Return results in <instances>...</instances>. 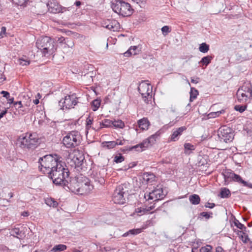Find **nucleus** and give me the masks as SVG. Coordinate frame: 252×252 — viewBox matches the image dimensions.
I'll use <instances>...</instances> for the list:
<instances>
[{
  "instance_id": "nucleus-23",
  "label": "nucleus",
  "mask_w": 252,
  "mask_h": 252,
  "mask_svg": "<svg viewBox=\"0 0 252 252\" xmlns=\"http://www.w3.org/2000/svg\"><path fill=\"white\" fill-rule=\"evenodd\" d=\"M154 193H156V200L157 202L163 199L166 195V193H164L163 189L161 188L154 189Z\"/></svg>"
},
{
  "instance_id": "nucleus-42",
  "label": "nucleus",
  "mask_w": 252,
  "mask_h": 252,
  "mask_svg": "<svg viewBox=\"0 0 252 252\" xmlns=\"http://www.w3.org/2000/svg\"><path fill=\"white\" fill-rule=\"evenodd\" d=\"M225 111V109H222L220 111H218L217 112H211L208 115V116H209L210 118H215L217 117H219L222 114L224 113Z\"/></svg>"
},
{
  "instance_id": "nucleus-25",
  "label": "nucleus",
  "mask_w": 252,
  "mask_h": 252,
  "mask_svg": "<svg viewBox=\"0 0 252 252\" xmlns=\"http://www.w3.org/2000/svg\"><path fill=\"white\" fill-rule=\"evenodd\" d=\"M145 143L143 141L141 142L140 143L137 144L135 146H131L128 148V151H133L135 150L136 151L138 152H141L145 150L146 148H147Z\"/></svg>"
},
{
  "instance_id": "nucleus-12",
  "label": "nucleus",
  "mask_w": 252,
  "mask_h": 252,
  "mask_svg": "<svg viewBox=\"0 0 252 252\" xmlns=\"http://www.w3.org/2000/svg\"><path fill=\"white\" fill-rule=\"evenodd\" d=\"M90 180L86 177L80 178L79 193L87 194L93 189V186L90 184Z\"/></svg>"
},
{
  "instance_id": "nucleus-8",
  "label": "nucleus",
  "mask_w": 252,
  "mask_h": 252,
  "mask_svg": "<svg viewBox=\"0 0 252 252\" xmlns=\"http://www.w3.org/2000/svg\"><path fill=\"white\" fill-rule=\"evenodd\" d=\"M218 136L220 142L228 143L232 141L234 134L232 128L223 126L219 129Z\"/></svg>"
},
{
  "instance_id": "nucleus-56",
  "label": "nucleus",
  "mask_w": 252,
  "mask_h": 252,
  "mask_svg": "<svg viewBox=\"0 0 252 252\" xmlns=\"http://www.w3.org/2000/svg\"><path fill=\"white\" fill-rule=\"evenodd\" d=\"M243 185V186L248 187L249 188L252 189V184L248 183L243 179L241 181L240 183Z\"/></svg>"
},
{
  "instance_id": "nucleus-2",
  "label": "nucleus",
  "mask_w": 252,
  "mask_h": 252,
  "mask_svg": "<svg viewBox=\"0 0 252 252\" xmlns=\"http://www.w3.org/2000/svg\"><path fill=\"white\" fill-rule=\"evenodd\" d=\"M61 159L62 157L56 154L46 155L39 158L38 163L40 164L39 168L41 171L46 174L59 163L61 160Z\"/></svg>"
},
{
  "instance_id": "nucleus-49",
  "label": "nucleus",
  "mask_w": 252,
  "mask_h": 252,
  "mask_svg": "<svg viewBox=\"0 0 252 252\" xmlns=\"http://www.w3.org/2000/svg\"><path fill=\"white\" fill-rule=\"evenodd\" d=\"M242 178H241V177L240 175H237L235 173H234L233 178H232L231 181L238 182V183L240 184L241 181H242Z\"/></svg>"
},
{
  "instance_id": "nucleus-14",
  "label": "nucleus",
  "mask_w": 252,
  "mask_h": 252,
  "mask_svg": "<svg viewBox=\"0 0 252 252\" xmlns=\"http://www.w3.org/2000/svg\"><path fill=\"white\" fill-rule=\"evenodd\" d=\"M186 129L187 127L185 126H183L179 128H177L175 130H173V132L170 136L169 141L172 142H175L178 140L180 136L183 134V132L184 131L186 130Z\"/></svg>"
},
{
  "instance_id": "nucleus-30",
  "label": "nucleus",
  "mask_w": 252,
  "mask_h": 252,
  "mask_svg": "<svg viewBox=\"0 0 252 252\" xmlns=\"http://www.w3.org/2000/svg\"><path fill=\"white\" fill-rule=\"evenodd\" d=\"M13 105L15 109L18 110L19 114L26 111L25 108L23 106L21 101H15L13 103Z\"/></svg>"
},
{
  "instance_id": "nucleus-18",
  "label": "nucleus",
  "mask_w": 252,
  "mask_h": 252,
  "mask_svg": "<svg viewBox=\"0 0 252 252\" xmlns=\"http://www.w3.org/2000/svg\"><path fill=\"white\" fill-rule=\"evenodd\" d=\"M74 161L77 166V170L83 169L85 158L83 155L78 154L73 156Z\"/></svg>"
},
{
  "instance_id": "nucleus-58",
  "label": "nucleus",
  "mask_w": 252,
  "mask_h": 252,
  "mask_svg": "<svg viewBox=\"0 0 252 252\" xmlns=\"http://www.w3.org/2000/svg\"><path fill=\"white\" fill-rule=\"evenodd\" d=\"M216 206L215 204L214 203H210L207 202L205 203L204 206L206 208H209L210 209L213 208Z\"/></svg>"
},
{
  "instance_id": "nucleus-22",
  "label": "nucleus",
  "mask_w": 252,
  "mask_h": 252,
  "mask_svg": "<svg viewBox=\"0 0 252 252\" xmlns=\"http://www.w3.org/2000/svg\"><path fill=\"white\" fill-rule=\"evenodd\" d=\"M234 173L230 169H226L222 172V174L223 176L225 185L227 184L231 181Z\"/></svg>"
},
{
  "instance_id": "nucleus-20",
  "label": "nucleus",
  "mask_w": 252,
  "mask_h": 252,
  "mask_svg": "<svg viewBox=\"0 0 252 252\" xmlns=\"http://www.w3.org/2000/svg\"><path fill=\"white\" fill-rule=\"evenodd\" d=\"M155 204L156 203H155L153 205H151L150 206H146L145 207H139L135 209V212L139 214H138L139 216L143 215L145 214L148 213L150 211L153 210L155 208Z\"/></svg>"
},
{
  "instance_id": "nucleus-63",
  "label": "nucleus",
  "mask_w": 252,
  "mask_h": 252,
  "mask_svg": "<svg viewBox=\"0 0 252 252\" xmlns=\"http://www.w3.org/2000/svg\"><path fill=\"white\" fill-rule=\"evenodd\" d=\"M216 252H225V251L221 247L218 246L216 249Z\"/></svg>"
},
{
  "instance_id": "nucleus-4",
  "label": "nucleus",
  "mask_w": 252,
  "mask_h": 252,
  "mask_svg": "<svg viewBox=\"0 0 252 252\" xmlns=\"http://www.w3.org/2000/svg\"><path fill=\"white\" fill-rule=\"evenodd\" d=\"M111 7L115 13L123 17L130 16L133 12L130 4L123 0H115L112 3Z\"/></svg>"
},
{
  "instance_id": "nucleus-35",
  "label": "nucleus",
  "mask_w": 252,
  "mask_h": 252,
  "mask_svg": "<svg viewBox=\"0 0 252 252\" xmlns=\"http://www.w3.org/2000/svg\"><path fill=\"white\" fill-rule=\"evenodd\" d=\"M118 23L116 20H110V23L108 24V26L107 29L112 31H115L117 30V25Z\"/></svg>"
},
{
  "instance_id": "nucleus-51",
  "label": "nucleus",
  "mask_w": 252,
  "mask_h": 252,
  "mask_svg": "<svg viewBox=\"0 0 252 252\" xmlns=\"http://www.w3.org/2000/svg\"><path fill=\"white\" fill-rule=\"evenodd\" d=\"M67 164L69 166H70L71 167L74 168L75 169H77V166L75 163V161H74V157L72 158H68Z\"/></svg>"
},
{
  "instance_id": "nucleus-50",
  "label": "nucleus",
  "mask_w": 252,
  "mask_h": 252,
  "mask_svg": "<svg viewBox=\"0 0 252 252\" xmlns=\"http://www.w3.org/2000/svg\"><path fill=\"white\" fill-rule=\"evenodd\" d=\"M64 44H65V47L67 46L69 48H72L74 45L72 41L69 38H66V40L64 42Z\"/></svg>"
},
{
  "instance_id": "nucleus-27",
  "label": "nucleus",
  "mask_w": 252,
  "mask_h": 252,
  "mask_svg": "<svg viewBox=\"0 0 252 252\" xmlns=\"http://www.w3.org/2000/svg\"><path fill=\"white\" fill-rule=\"evenodd\" d=\"M0 94H2L3 97H5L7 99L8 103L10 104H13L15 102L14 101V97L10 96L9 92L5 91H2L0 92Z\"/></svg>"
},
{
  "instance_id": "nucleus-47",
  "label": "nucleus",
  "mask_w": 252,
  "mask_h": 252,
  "mask_svg": "<svg viewBox=\"0 0 252 252\" xmlns=\"http://www.w3.org/2000/svg\"><path fill=\"white\" fill-rule=\"evenodd\" d=\"M234 224L236 226H237V228L242 230L246 231V227L243 224H242L241 222L239 221V220H236L234 221Z\"/></svg>"
},
{
  "instance_id": "nucleus-19",
  "label": "nucleus",
  "mask_w": 252,
  "mask_h": 252,
  "mask_svg": "<svg viewBox=\"0 0 252 252\" xmlns=\"http://www.w3.org/2000/svg\"><path fill=\"white\" fill-rule=\"evenodd\" d=\"M141 51V48L139 46H131L129 49L124 55L125 57H129L131 55L138 54Z\"/></svg>"
},
{
  "instance_id": "nucleus-11",
  "label": "nucleus",
  "mask_w": 252,
  "mask_h": 252,
  "mask_svg": "<svg viewBox=\"0 0 252 252\" xmlns=\"http://www.w3.org/2000/svg\"><path fill=\"white\" fill-rule=\"evenodd\" d=\"M80 178L72 179L68 182L67 180L62 186L66 191H71L75 193H79Z\"/></svg>"
},
{
  "instance_id": "nucleus-31",
  "label": "nucleus",
  "mask_w": 252,
  "mask_h": 252,
  "mask_svg": "<svg viewBox=\"0 0 252 252\" xmlns=\"http://www.w3.org/2000/svg\"><path fill=\"white\" fill-rule=\"evenodd\" d=\"M231 195V192L229 189L226 188L221 189L220 191V197L222 198H227Z\"/></svg>"
},
{
  "instance_id": "nucleus-48",
  "label": "nucleus",
  "mask_w": 252,
  "mask_h": 252,
  "mask_svg": "<svg viewBox=\"0 0 252 252\" xmlns=\"http://www.w3.org/2000/svg\"><path fill=\"white\" fill-rule=\"evenodd\" d=\"M19 63L20 65L24 66L29 65L30 61L28 59H24L22 58L19 59Z\"/></svg>"
},
{
  "instance_id": "nucleus-32",
  "label": "nucleus",
  "mask_w": 252,
  "mask_h": 252,
  "mask_svg": "<svg viewBox=\"0 0 252 252\" xmlns=\"http://www.w3.org/2000/svg\"><path fill=\"white\" fill-rule=\"evenodd\" d=\"M67 249V246L63 244H59L55 245L51 250V252H62Z\"/></svg>"
},
{
  "instance_id": "nucleus-24",
  "label": "nucleus",
  "mask_w": 252,
  "mask_h": 252,
  "mask_svg": "<svg viewBox=\"0 0 252 252\" xmlns=\"http://www.w3.org/2000/svg\"><path fill=\"white\" fill-rule=\"evenodd\" d=\"M155 175L151 173H144L143 175L142 178L144 181L146 183H151L155 180Z\"/></svg>"
},
{
  "instance_id": "nucleus-1",
  "label": "nucleus",
  "mask_w": 252,
  "mask_h": 252,
  "mask_svg": "<svg viewBox=\"0 0 252 252\" xmlns=\"http://www.w3.org/2000/svg\"><path fill=\"white\" fill-rule=\"evenodd\" d=\"M64 162L62 160L53 168L48 171L47 174L49 178L51 179L54 184L62 186L69 177V171Z\"/></svg>"
},
{
  "instance_id": "nucleus-37",
  "label": "nucleus",
  "mask_w": 252,
  "mask_h": 252,
  "mask_svg": "<svg viewBox=\"0 0 252 252\" xmlns=\"http://www.w3.org/2000/svg\"><path fill=\"white\" fill-rule=\"evenodd\" d=\"M125 126L124 123L121 120L113 121L112 127L123 128Z\"/></svg>"
},
{
  "instance_id": "nucleus-29",
  "label": "nucleus",
  "mask_w": 252,
  "mask_h": 252,
  "mask_svg": "<svg viewBox=\"0 0 252 252\" xmlns=\"http://www.w3.org/2000/svg\"><path fill=\"white\" fill-rule=\"evenodd\" d=\"M141 195H142L147 201L154 200V201H157V200H156V193H154V190L149 193H144L143 195L142 194H141Z\"/></svg>"
},
{
  "instance_id": "nucleus-34",
  "label": "nucleus",
  "mask_w": 252,
  "mask_h": 252,
  "mask_svg": "<svg viewBox=\"0 0 252 252\" xmlns=\"http://www.w3.org/2000/svg\"><path fill=\"white\" fill-rule=\"evenodd\" d=\"M189 93H190V98H189L190 101H192L194 99L196 98L197 96L199 94V92H198V90L193 87H191L190 88V91Z\"/></svg>"
},
{
  "instance_id": "nucleus-43",
  "label": "nucleus",
  "mask_w": 252,
  "mask_h": 252,
  "mask_svg": "<svg viewBox=\"0 0 252 252\" xmlns=\"http://www.w3.org/2000/svg\"><path fill=\"white\" fill-rule=\"evenodd\" d=\"M199 216L205 218L206 220H209L213 218V213L211 212H203L200 213Z\"/></svg>"
},
{
  "instance_id": "nucleus-39",
  "label": "nucleus",
  "mask_w": 252,
  "mask_h": 252,
  "mask_svg": "<svg viewBox=\"0 0 252 252\" xmlns=\"http://www.w3.org/2000/svg\"><path fill=\"white\" fill-rule=\"evenodd\" d=\"M92 110L94 111H96L100 106V100L97 99H94L91 102Z\"/></svg>"
},
{
  "instance_id": "nucleus-53",
  "label": "nucleus",
  "mask_w": 252,
  "mask_h": 252,
  "mask_svg": "<svg viewBox=\"0 0 252 252\" xmlns=\"http://www.w3.org/2000/svg\"><path fill=\"white\" fill-rule=\"evenodd\" d=\"M93 119L91 118L89 116L86 119V128L89 129L91 127V125L93 124Z\"/></svg>"
},
{
  "instance_id": "nucleus-41",
  "label": "nucleus",
  "mask_w": 252,
  "mask_h": 252,
  "mask_svg": "<svg viewBox=\"0 0 252 252\" xmlns=\"http://www.w3.org/2000/svg\"><path fill=\"white\" fill-rule=\"evenodd\" d=\"M103 144L104 145V147H106L109 149H112L117 145V143L115 141L105 142L103 143Z\"/></svg>"
},
{
  "instance_id": "nucleus-59",
  "label": "nucleus",
  "mask_w": 252,
  "mask_h": 252,
  "mask_svg": "<svg viewBox=\"0 0 252 252\" xmlns=\"http://www.w3.org/2000/svg\"><path fill=\"white\" fill-rule=\"evenodd\" d=\"M110 23V20L107 19L104 21H103L101 23L102 26L104 28H105L107 29V27L108 26V24Z\"/></svg>"
},
{
  "instance_id": "nucleus-52",
  "label": "nucleus",
  "mask_w": 252,
  "mask_h": 252,
  "mask_svg": "<svg viewBox=\"0 0 252 252\" xmlns=\"http://www.w3.org/2000/svg\"><path fill=\"white\" fill-rule=\"evenodd\" d=\"M161 31L162 32V34L164 35H166L168 33H169L171 32V30H170V28L167 26H164L161 28Z\"/></svg>"
},
{
  "instance_id": "nucleus-26",
  "label": "nucleus",
  "mask_w": 252,
  "mask_h": 252,
  "mask_svg": "<svg viewBox=\"0 0 252 252\" xmlns=\"http://www.w3.org/2000/svg\"><path fill=\"white\" fill-rule=\"evenodd\" d=\"M138 125L140 129L145 130L148 129L149 122L147 118H143V119L138 120Z\"/></svg>"
},
{
  "instance_id": "nucleus-13",
  "label": "nucleus",
  "mask_w": 252,
  "mask_h": 252,
  "mask_svg": "<svg viewBox=\"0 0 252 252\" xmlns=\"http://www.w3.org/2000/svg\"><path fill=\"white\" fill-rule=\"evenodd\" d=\"M76 98L73 95H66L64 98L59 101V105L62 107L63 109L64 108L68 109L73 108L78 103Z\"/></svg>"
},
{
  "instance_id": "nucleus-61",
  "label": "nucleus",
  "mask_w": 252,
  "mask_h": 252,
  "mask_svg": "<svg viewBox=\"0 0 252 252\" xmlns=\"http://www.w3.org/2000/svg\"><path fill=\"white\" fill-rule=\"evenodd\" d=\"M66 40V38H65L64 37L61 36L60 37H59L57 42H58L60 43H64V42Z\"/></svg>"
},
{
  "instance_id": "nucleus-21",
  "label": "nucleus",
  "mask_w": 252,
  "mask_h": 252,
  "mask_svg": "<svg viewBox=\"0 0 252 252\" xmlns=\"http://www.w3.org/2000/svg\"><path fill=\"white\" fill-rule=\"evenodd\" d=\"M159 133L158 131L155 134L150 136L148 138L143 140L144 142L145 143V145L148 148L150 145H152L155 143L156 141V139L159 136Z\"/></svg>"
},
{
  "instance_id": "nucleus-6",
  "label": "nucleus",
  "mask_w": 252,
  "mask_h": 252,
  "mask_svg": "<svg viewBox=\"0 0 252 252\" xmlns=\"http://www.w3.org/2000/svg\"><path fill=\"white\" fill-rule=\"evenodd\" d=\"M54 42L50 37L44 36L38 38L36 42L37 48L45 55L54 51Z\"/></svg>"
},
{
  "instance_id": "nucleus-40",
  "label": "nucleus",
  "mask_w": 252,
  "mask_h": 252,
  "mask_svg": "<svg viewBox=\"0 0 252 252\" xmlns=\"http://www.w3.org/2000/svg\"><path fill=\"white\" fill-rule=\"evenodd\" d=\"M199 50L202 53H207L209 50V45L206 43H202L200 45Z\"/></svg>"
},
{
  "instance_id": "nucleus-33",
  "label": "nucleus",
  "mask_w": 252,
  "mask_h": 252,
  "mask_svg": "<svg viewBox=\"0 0 252 252\" xmlns=\"http://www.w3.org/2000/svg\"><path fill=\"white\" fill-rule=\"evenodd\" d=\"M141 232V229L140 228L132 229H130L127 232L125 233L123 235V237H126L129 235H135L138 234Z\"/></svg>"
},
{
  "instance_id": "nucleus-16",
  "label": "nucleus",
  "mask_w": 252,
  "mask_h": 252,
  "mask_svg": "<svg viewBox=\"0 0 252 252\" xmlns=\"http://www.w3.org/2000/svg\"><path fill=\"white\" fill-rule=\"evenodd\" d=\"M90 178L96 184L103 185L105 183L104 177L97 171L93 170L90 175Z\"/></svg>"
},
{
  "instance_id": "nucleus-10",
  "label": "nucleus",
  "mask_w": 252,
  "mask_h": 252,
  "mask_svg": "<svg viewBox=\"0 0 252 252\" xmlns=\"http://www.w3.org/2000/svg\"><path fill=\"white\" fill-rule=\"evenodd\" d=\"M239 100L247 101L252 97V86L250 84L243 85L237 93Z\"/></svg>"
},
{
  "instance_id": "nucleus-28",
  "label": "nucleus",
  "mask_w": 252,
  "mask_h": 252,
  "mask_svg": "<svg viewBox=\"0 0 252 252\" xmlns=\"http://www.w3.org/2000/svg\"><path fill=\"white\" fill-rule=\"evenodd\" d=\"M189 200L190 202L193 205H197L199 204L200 198L197 194H192L189 196Z\"/></svg>"
},
{
  "instance_id": "nucleus-57",
  "label": "nucleus",
  "mask_w": 252,
  "mask_h": 252,
  "mask_svg": "<svg viewBox=\"0 0 252 252\" xmlns=\"http://www.w3.org/2000/svg\"><path fill=\"white\" fill-rule=\"evenodd\" d=\"M133 1L136 2L141 7L144 6L147 0H132Z\"/></svg>"
},
{
  "instance_id": "nucleus-54",
  "label": "nucleus",
  "mask_w": 252,
  "mask_h": 252,
  "mask_svg": "<svg viewBox=\"0 0 252 252\" xmlns=\"http://www.w3.org/2000/svg\"><path fill=\"white\" fill-rule=\"evenodd\" d=\"M184 148L186 150L192 151L194 150V146L189 143L184 144Z\"/></svg>"
},
{
  "instance_id": "nucleus-9",
  "label": "nucleus",
  "mask_w": 252,
  "mask_h": 252,
  "mask_svg": "<svg viewBox=\"0 0 252 252\" xmlns=\"http://www.w3.org/2000/svg\"><path fill=\"white\" fill-rule=\"evenodd\" d=\"M148 80L142 81L139 85L138 91L141 94L143 100L148 103L152 100V88L150 84L147 83Z\"/></svg>"
},
{
  "instance_id": "nucleus-3",
  "label": "nucleus",
  "mask_w": 252,
  "mask_h": 252,
  "mask_svg": "<svg viewBox=\"0 0 252 252\" xmlns=\"http://www.w3.org/2000/svg\"><path fill=\"white\" fill-rule=\"evenodd\" d=\"M129 186L128 183H124L116 187L112 196L115 203L124 204L126 202L130 195Z\"/></svg>"
},
{
  "instance_id": "nucleus-64",
  "label": "nucleus",
  "mask_w": 252,
  "mask_h": 252,
  "mask_svg": "<svg viewBox=\"0 0 252 252\" xmlns=\"http://www.w3.org/2000/svg\"><path fill=\"white\" fill-rule=\"evenodd\" d=\"M52 203L50 204V206H52L53 207H57L58 203L55 200H51Z\"/></svg>"
},
{
  "instance_id": "nucleus-36",
  "label": "nucleus",
  "mask_w": 252,
  "mask_h": 252,
  "mask_svg": "<svg viewBox=\"0 0 252 252\" xmlns=\"http://www.w3.org/2000/svg\"><path fill=\"white\" fill-rule=\"evenodd\" d=\"M213 57L211 56H207L203 57L199 63H201L202 65L207 66L211 62Z\"/></svg>"
},
{
  "instance_id": "nucleus-46",
  "label": "nucleus",
  "mask_w": 252,
  "mask_h": 252,
  "mask_svg": "<svg viewBox=\"0 0 252 252\" xmlns=\"http://www.w3.org/2000/svg\"><path fill=\"white\" fill-rule=\"evenodd\" d=\"M212 248H213L211 246L208 245L205 247H201L199 251L200 252H212Z\"/></svg>"
},
{
  "instance_id": "nucleus-5",
  "label": "nucleus",
  "mask_w": 252,
  "mask_h": 252,
  "mask_svg": "<svg viewBox=\"0 0 252 252\" xmlns=\"http://www.w3.org/2000/svg\"><path fill=\"white\" fill-rule=\"evenodd\" d=\"M39 143V138L36 133H27L25 136L20 139L19 146L22 148L34 149Z\"/></svg>"
},
{
  "instance_id": "nucleus-7",
  "label": "nucleus",
  "mask_w": 252,
  "mask_h": 252,
  "mask_svg": "<svg viewBox=\"0 0 252 252\" xmlns=\"http://www.w3.org/2000/svg\"><path fill=\"white\" fill-rule=\"evenodd\" d=\"M81 135L76 130L68 132L63 140L64 145L67 148H72L78 146L80 143Z\"/></svg>"
},
{
  "instance_id": "nucleus-62",
  "label": "nucleus",
  "mask_w": 252,
  "mask_h": 252,
  "mask_svg": "<svg viewBox=\"0 0 252 252\" xmlns=\"http://www.w3.org/2000/svg\"><path fill=\"white\" fill-rule=\"evenodd\" d=\"M199 78H198V77H196L195 79L193 77H191L190 78L191 82L192 83H195V84L198 83L199 82Z\"/></svg>"
},
{
  "instance_id": "nucleus-17",
  "label": "nucleus",
  "mask_w": 252,
  "mask_h": 252,
  "mask_svg": "<svg viewBox=\"0 0 252 252\" xmlns=\"http://www.w3.org/2000/svg\"><path fill=\"white\" fill-rule=\"evenodd\" d=\"M10 234L19 239H22L26 236L25 233L23 230L22 227L21 228L15 226L10 231Z\"/></svg>"
},
{
  "instance_id": "nucleus-44",
  "label": "nucleus",
  "mask_w": 252,
  "mask_h": 252,
  "mask_svg": "<svg viewBox=\"0 0 252 252\" xmlns=\"http://www.w3.org/2000/svg\"><path fill=\"white\" fill-rule=\"evenodd\" d=\"M246 107L247 106L245 105H237L235 106L234 109L237 111L242 113L246 109Z\"/></svg>"
},
{
  "instance_id": "nucleus-15",
  "label": "nucleus",
  "mask_w": 252,
  "mask_h": 252,
  "mask_svg": "<svg viewBox=\"0 0 252 252\" xmlns=\"http://www.w3.org/2000/svg\"><path fill=\"white\" fill-rule=\"evenodd\" d=\"M48 10L52 13H58L62 12V8L61 6L56 1H49L47 4Z\"/></svg>"
},
{
  "instance_id": "nucleus-45",
  "label": "nucleus",
  "mask_w": 252,
  "mask_h": 252,
  "mask_svg": "<svg viewBox=\"0 0 252 252\" xmlns=\"http://www.w3.org/2000/svg\"><path fill=\"white\" fill-rule=\"evenodd\" d=\"M125 160V158L121 154L115 157L114 161L117 163H121Z\"/></svg>"
},
{
  "instance_id": "nucleus-55",
  "label": "nucleus",
  "mask_w": 252,
  "mask_h": 252,
  "mask_svg": "<svg viewBox=\"0 0 252 252\" xmlns=\"http://www.w3.org/2000/svg\"><path fill=\"white\" fill-rule=\"evenodd\" d=\"M13 3L18 5H22L29 0H12Z\"/></svg>"
},
{
  "instance_id": "nucleus-60",
  "label": "nucleus",
  "mask_w": 252,
  "mask_h": 252,
  "mask_svg": "<svg viewBox=\"0 0 252 252\" xmlns=\"http://www.w3.org/2000/svg\"><path fill=\"white\" fill-rule=\"evenodd\" d=\"M4 109L0 113V119L2 118L7 112V108L3 107Z\"/></svg>"
},
{
  "instance_id": "nucleus-38",
  "label": "nucleus",
  "mask_w": 252,
  "mask_h": 252,
  "mask_svg": "<svg viewBox=\"0 0 252 252\" xmlns=\"http://www.w3.org/2000/svg\"><path fill=\"white\" fill-rule=\"evenodd\" d=\"M113 121L109 119H104L100 123V125L103 127H112Z\"/></svg>"
}]
</instances>
